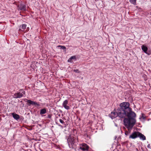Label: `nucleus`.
I'll return each instance as SVG.
<instances>
[{"label": "nucleus", "instance_id": "15", "mask_svg": "<svg viewBox=\"0 0 151 151\" xmlns=\"http://www.w3.org/2000/svg\"><path fill=\"white\" fill-rule=\"evenodd\" d=\"M68 104V101L67 100H65L63 103V105H67Z\"/></svg>", "mask_w": 151, "mask_h": 151}, {"label": "nucleus", "instance_id": "24", "mask_svg": "<svg viewBox=\"0 0 151 151\" xmlns=\"http://www.w3.org/2000/svg\"><path fill=\"white\" fill-rule=\"evenodd\" d=\"M127 132H126L125 133V134L126 135H127Z\"/></svg>", "mask_w": 151, "mask_h": 151}, {"label": "nucleus", "instance_id": "17", "mask_svg": "<svg viewBox=\"0 0 151 151\" xmlns=\"http://www.w3.org/2000/svg\"><path fill=\"white\" fill-rule=\"evenodd\" d=\"M60 122L62 124H64V122L61 119H59Z\"/></svg>", "mask_w": 151, "mask_h": 151}, {"label": "nucleus", "instance_id": "6", "mask_svg": "<svg viewBox=\"0 0 151 151\" xmlns=\"http://www.w3.org/2000/svg\"><path fill=\"white\" fill-rule=\"evenodd\" d=\"M18 9L21 11H25L26 10V6L23 4H21L18 6Z\"/></svg>", "mask_w": 151, "mask_h": 151}, {"label": "nucleus", "instance_id": "8", "mask_svg": "<svg viewBox=\"0 0 151 151\" xmlns=\"http://www.w3.org/2000/svg\"><path fill=\"white\" fill-rule=\"evenodd\" d=\"M138 137H139L140 139L142 140H145L146 139L145 137L142 134L138 132Z\"/></svg>", "mask_w": 151, "mask_h": 151}, {"label": "nucleus", "instance_id": "19", "mask_svg": "<svg viewBox=\"0 0 151 151\" xmlns=\"http://www.w3.org/2000/svg\"><path fill=\"white\" fill-rule=\"evenodd\" d=\"M71 59H70V58L68 60V62H70L71 61Z\"/></svg>", "mask_w": 151, "mask_h": 151}, {"label": "nucleus", "instance_id": "18", "mask_svg": "<svg viewBox=\"0 0 151 151\" xmlns=\"http://www.w3.org/2000/svg\"><path fill=\"white\" fill-rule=\"evenodd\" d=\"M70 58V59H71V60L72 59H76V57L75 56H72Z\"/></svg>", "mask_w": 151, "mask_h": 151}, {"label": "nucleus", "instance_id": "10", "mask_svg": "<svg viewBox=\"0 0 151 151\" xmlns=\"http://www.w3.org/2000/svg\"><path fill=\"white\" fill-rule=\"evenodd\" d=\"M142 50L146 53H147V48L145 45H143L142 46Z\"/></svg>", "mask_w": 151, "mask_h": 151}, {"label": "nucleus", "instance_id": "5", "mask_svg": "<svg viewBox=\"0 0 151 151\" xmlns=\"http://www.w3.org/2000/svg\"><path fill=\"white\" fill-rule=\"evenodd\" d=\"M138 132L135 131L133 132L129 137V138L135 139L138 137Z\"/></svg>", "mask_w": 151, "mask_h": 151}, {"label": "nucleus", "instance_id": "3", "mask_svg": "<svg viewBox=\"0 0 151 151\" xmlns=\"http://www.w3.org/2000/svg\"><path fill=\"white\" fill-rule=\"evenodd\" d=\"M25 91L23 90L22 89H21L19 92L16 93L14 94V98L17 99L18 98H20L22 97L23 96L25 95Z\"/></svg>", "mask_w": 151, "mask_h": 151}, {"label": "nucleus", "instance_id": "21", "mask_svg": "<svg viewBox=\"0 0 151 151\" xmlns=\"http://www.w3.org/2000/svg\"><path fill=\"white\" fill-rule=\"evenodd\" d=\"M51 117V116H50V115H49V116H48V117L49 118H50Z\"/></svg>", "mask_w": 151, "mask_h": 151}, {"label": "nucleus", "instance_id": "13", "mask_svg": "<svg viewBox=\"0 0 151 151\" xmlns=\"http://www.w3.org/2000/svg\"><path fill=\"white\" fill-rule=\"evenodd\" d=\"M26 27V25L24 24L22 25V28L23 29H24Z\"/></svg>", "mask_w": 151, "mask_h": 151}, {"label": "nucleus", "instance_id": "9", "mask_svg": "<svg viewBox=\"0 0 151 151\" xmlns=\"http://www.w3.org/2000/svg\"><path fill=\"white\" fill-rule=\"evenodd\" d=\"M12 114L14 119L16 120H18L20 118L19 115L14 113H12Z\"/></svg>", "mask_w": 151, "mask_h": 151}, {"label": "nucleus", "instance_id": "22", "mask_svg": "<svg viewBox=\"0 0 151 151\" xmlns=\"http://www.w3.org/2000/svg\"><path fill=\"white\" fill-rule=\"evenodd\" d=\"M150 145L149 144V145H147V147H150Z\"/></svg>", "mask_w": 151, "mask_h": 151}, {"label": "nucleus", "instance_id": "11", "mask_svg": "<svg viewBox=\"0 0 151 151\" xmlns=\"http://www.w3.org/2000/svg\"><path fill=\"white\" fill-rule=\"evenodd\" d=\"M46 112V110L45 109H43L40 110V114H45Z\"/></svg>", "mask_w": 151, "mask_h": 151}, {"label": "nucleus", "instance_id": "7", "mask_svg": "<svg viewBox=\"0 0 151 151\" xmlns=\"http://www.w3.org/2000/svg\"><path fill=\"white\" fill-rule=\"evenodd\" d=\"M27 103H28L29 106H30L31 105H34L37 106H40V104L37 103L35 102L30 100H27Z\"/></svg>", "mask_w": 151, "mask_h": 151}, {"label": "nucleus", "instance_id": "1", "mask_svg": "<svg viewBox=\"0 0 151 151\" xmlns=\"http://www.w3.org/2000/svg\"><path fill=\"white\" fill-rule=\"evenodd\" d=\"M119 106L120 107L117 109L116 112H112L109 114V116L112 119L117 116L121 119H124V124L130 132L136 123L135 118L136 114L129 107V104L128 102L122 103Z\"/></svg>", "mask_w": 151, "mask_h": 151}, {"label": "nucleus", "instance_id": "23", "mask_svg": "<svg viewBox=\"0 0 151 151\" xmlns=\"http://www.w3.org/2000/svg\"><path fill=\"white\" fill-rule=\"evenodd\" d=\"M142 115H143V114H142ZM142 117L143 118V119L144 118V117L143 116H142Z\"/></svg>", "mask_w": 151, "mask_h": 151}, {"label": "nucleus", "instance_id": "16", "mask_svg": "<svg viewBox=\"0 0 151 151\" xmlns=\"http://www.w3.org/2000/svg\"><path fill=\"white\" fill-rule=\"evenodd\" d=\"M59 47H60L62 49H66V47L64 46L59 45L58 46Z\"/></svg>", "mask_w": 151, "mask_h": 151}, {"label": "nucleus", "instance_id": "14", "mask_svg": "<svg viewBox=\"0 0 151 151\" xmlns=\"http://www.w3.org/2000/svg\"><path fill=\"white\" fill-rule=\"evenodd\" d=\"M136 0H130V2L133 4H135L136 3Z\"/></svg>", "mask_w": 151, "mask_h": 151}, {"label": "nucleus", "instance_id": "20", "mask_svg": "<svg viewBox=\"0 0 151 151\" xmlns=\"http://www.w3.org/2000/svg\"><path fill=\"white\" fill-rule=\"evenodd\" d=\"M74 71L76 72H78V70H74Z\"/></svg>", "mask_w": 151, "mask_h": 151}, {"label": "nucleus", "instance_id": "12", "mask_svg": "<svg viewBox=\"0 0 151 151\" xmlns=\"http://www.w3.org/2000/svg\"><path fill=\"white\" fill-rule=\"evenodd\" d=\"M63 106L66 109L68 110L70 109L69 106H67V105H63Z\"/></svg>", "mask_w": 151, "mask_h": 151}, {"label": "nucleus", "instance_id": "2", "mask_svg": "<svg viewBox=\"0 0 151 151\" xmlns=\"http://www.w3.org/2000/svg\"><path fill=\"white\" fill-rule=\"evenodd\" d=\"M67 142L70 148H72V149L75 148L76 146L75 143L76 141L75 139H74L73 136L70 135L68 137L67 139Z\"/></svg>", "mask_w": 151, "mask_h": 151}, {"label": "nucleus", "instance_id": "4", "mask_svg": "<svg viewBox=\"0 0 151 151\" xmlns=\"http://www.w3.org/2000/svg\"><path fill=\"white\" fill-rule=\"evenodd\" d=\"M89 147L86 144L83 143L80 145V149L83 151H88Z\"/></svg>", "mask_w": 151, "mask_h": 151}]
</instances>
